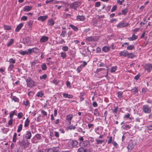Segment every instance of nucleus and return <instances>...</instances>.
<instances>
[{"label":"nucleus","mask_w":152,"mask_h":152,"mask_svg":"<svg viewBox=\"0 0 152 152\" xmlns=\"http://www.w3.org/2000/svg\"><path fill=\"white\" fill-rule=\"evenodd\" d=\"M81 4V3L79 1L74 2L70 6V7L71 9H74L77 10V8H78Z\"/></svg>","instance_id":"obj_4"},{"label":"nucleus","mask_w":152,"mask_h":152,"mask_svg":"<svg viewBox=\"0 0 152 152\" xmlns=\"http://www.w3.org/2000/svg\"><path fill=\"white\" fill-rule=\"evenodd\" d=\"M77 152H91V150L84 149L83 147H80L78 149Z\"/></svg>","instance_id":"obj_11"},{"label":"nucleus","mask_w":152,"mask_h":152,"mask_svg":"<svg viewBox=\"0 0 152 152\" xmlns=\"http://www.w3.org/2000/svg\"><path fill=\"white\" fill-rule=\"evenodd\" d=\"M61 57L63 59H64L65 58L66 56V53L64 52H61Z\"/></svg>","instance_id":"obj_34"},{"label":"nucleus","mask_w":152,"mask_h":152,"mask_svg":"<svg viewBox=\"0 0 152 152\" xmlns=\"http://www.w3.org/2000/svg\"><path fill=\"white\" fill-rule=\"evenodd\" d=\"M14 42V39H11L7 45V46L9 47Z\"/></svg>","instance_id":"obj_43"},{"label":"nucleus","mask_w":152,"mask_h":152,"mask_svg":"<svg viewBox=\"0 0 152 152\" xmlns=\"http://www.w3.org/2000/svg\"><path fill=\"white\" fill-rule=\"evenodd\" d=\"M19 143L20 146L25 149L28 148L29 145V143L27 141H26L24 139L21 141H19Z\"/></svg>","instance_id":"obj_3"},{"label":"nucleus","mask_w":152,"mask_h":152,"mask_svg":"<svg viewBox=\"0 0 152 152\" xmlns=\"http://www.w3.org/2000/svg\"><path fill=\"white\" fill-rule=\"evenodd\" d=\"M31 133L30 131H28L26 132V138L27 139H31Z\"/></svg>","instance_id":"obj_19"},{"label":"nucleus","mask_w":152,"mask_h":152,"mask_svg":"<svg viewBox=\"0 0 152 152\" xmlns=\"http://www.w3.org/2000/svg\"><path fill=\"white\" fill-rule=\"evenodd\" d=\"M47 77V75L46 74H45L42 76L40 77V79H43L45 80Z\"/></svg>","instance_id":"obj_50"},{"label":"nucleus","mask_w":152,"mask_h":152,"mask_svg":"<svg viewBox=\"0 0 152 152\" xmlns=\"http://www.w3.org/2000/svg\"><path fill=\"white\" fill-rule=\"evenodd\" d=\"M134 48V46L132 45H129L127 47V49L128 50H132Z\"/></svg>","instance_id":"obj_28"},{"label":"nucleus","mask_w":152,"mask_h":152,"mask_svg":"<svg viewBox=\"0 0 152 152\" xmlns=\"http://www.w3.org/2000/svg\"><path fill=\"white\" fill-rule=\"evenodd\" d=\"M66 34V31H62L61 32V33L60 34V36L63 37H64L65 36V35Z\"/></svg>","instance_id":"obj_40"},{"label":"nucleus","mask_w":152,"mask_h":152,"mask_svg":"<svg viewBox=\"0 0 152 152\" xmlns=\"http://www.w3.org/2000/svg\"><path fill=\"white\" fill-rule=\"evenodd\" d=\"M23 102L24 104L26 106H27L28 105L29 102L28 100H26V102L23 101Z\"/></svg>","instance_id":"obj_59"},{"label":"nucleus","mask_w":152,"mask_h":152,"mask_svg":"<svg viewBox=\"0 0 152 152\" xmlns=\"http://www.w3.org/2000/svg\"><path fill=\"white\" fill-rule=\"evenodd\" d=\"M101 5V3L99 1H98L96 2L95 3V6L96 7H99Z\"/></svg>","instance_id":"obj_56"},{"label":"nucleus","mask_w":152,"mask_h":152,"mask_svg":"<svg viewBox=\"0 0 152 152\" xmlns=\"http://www.w3.org/2000/svg\"><path fill=\"white\" fill-rule=\"evenodd\" d=\"M129 25V23H127L121 22L117 25V27L118 28H123Z\"/></svg>","instance_id":"obj_7"},{"label":"nucleus","mask_w":152,"mask_h":152,"mask_svg":"<svg viewBox=\"0 0 152 152\" xmlns=\"http://www.w3.org/2000/svg\"><path fill=\"white\" fill-rule=\"evenodd\" d=\"M127 56L129 58H132L134 57L135 56L132 53H128Z\"/></svg>","instance_id":"obj_25"},{"label":"nucleus","mask_w":152,"mask_h":152,"mask_svg":"<svg viewBox=\"0 0 152 152\" xmlns=\"http://www.w3.org/2000/svg\"><path fill=\"white\" fill-rule=\"evenodd\" d=\"M86 39L88 41H96L95 38L93 37H89L86 38Z\"/></svg>","instance_id":"obj_26"},{"label":"nucleus","mask_w":152,"mask_h":152,"mask_svg":"<svg viewBox=\"0 0 152 152\" xmlns=\"http://www.w3.org/2000/svg\"><path fill=\"white\" fill-rule=\"evenodd\" d=\"M48 16L46 15L44 16H40L38 18V20L41 21L42 22L44 21L47 18Z\"/></svg>","instance_id":"obj_13"},{"label":"nucleus","mask_w":152,"mask_h":152,"mask_svg":"<svg viewBox=\"0 0 152 152\" xmlns=\"http://www.w3.org/2000/svg\"><path fill=\"white\" fill-rule=\"evenodd\" d=\"M58 148H53L49 149L47 152H58Z\"/></svg>","instance_id":"obj_21"},{"label":"nucleus","mask_w":152,"mask_h":152,"mask_svg":"<svg viewBox=\"0 0 152 152\" xmlns=\"http://www.w3.org/2000/svg\"><path fill=\"white\" fill-rule=\"evenodd\" d=\"M123 93V92L121 91H118L117 93V96L118 98H119L120 99H121V98H122Z\"/></svg>","instance_id":"obj_30"},{"label":"nucleus","mask_w":152,"mask_h":152,"mask_svg":"<svg viewBox=\"0 0 152 152\" xmlns=\"http://www.w3.org/2000/svg\"><path fill=\"white\" fill-rule=\"evenodd\" d=\"M28 18L26 16H23L21 18L22 20L26 21L27 20Z\"/></svg>","instance_id":"obj_54"},{"label":"nucleus","mask_w":152,"mask_h":152,"mask_svg":"<svg viewBox=\"0 0 152 152\" xmlns=\"http://www.w3.org/2000/svg\"><path fill=\"white\" fill-rule=\"evenodd\" d=\"M23 125L22 124H20L18 126V129L17 132H20L22 129Z\"/></svg>","instance_id":"obj_33"},{"label":"nucleus","mask_w":152,"mask_h":152,"mask_svg":"<svg viewBox=\"0 0 152 152\" xmlns=\"http://www.w3.org/2000/svg\"><path fill=\"white\" fill-rule=\"evenodd\" d=\"M65 41L63 39H61V40L59 41L58 42V44H61L63 43H65Z\"/></svg>","instance_id":"obj_58"},{"label":"nucleus","mask_w":152,"mask_h":152,"mask_svg":"<svg viewBox=\"0 0 152 152\" xmlns=\"http://www.w3.org/2000/svg\"><path fill=\"white\" fill-rule=\"evenodd\" d=\"M94 114L95 115H98V116H99V113L97 111V109H96L94 110Z\"/></svg>","instance_id":"obj_49"},{"label":"nucleus","mask_w":152,"mask_h":152,"mask_svg":"<svg viewBox=\"0 0 152 152\" xmlns=\"http://www.w3.org/2000/svg\"><path fill=\"white\" fill-rule=\"evenodd\" d=\"M77 20L78 21H83L85 19V17L83 15H78L77 17Z\"/></svg>","instance_id":"obj_16"},{"label":"nucleus","mask_w":152,"mask_h":152,"mask_svg":"<svg viewBox=\"0 0 152 152\" xmlns=\"http://www.w3.org/2000/svg\"><path fill=\"white\" fill-rule=\"evenodd\" d=\"M17 134L15 133L13 135L12 141L14 142H16L17 139Z\"/></svg>","instance_id":"obj_36"},{"label":"nucleus","mask_w":152,"mask_h":152,"mask_svg":"<svg viewBox=\"0 0 152 152\" xmlns=\"http://www.w3.org/2000/svg\"><path fill=\"white\" fill-rule=\"evenodd\" d=\"M63 96L64 98H67L69 99H72L73 98V96L71 94H68L67 93H64L63 94Z\"/></svg>","instance_id":"obj_18"},{"label":"nucleus","mask_w":152,"mask_h":152,"mask_svg":"<svg viewBox=\"0 0 152 152\" xmlns=\"http://www.w3.org/2000/svg\"><path fill=\"white\" fill-rule=\"evenodd\" d=\"M13 119H10L8 121V124L9 125L11 126L12 125Z\"/></svg>","instance_id":"obj_63"},{"label":"nucleus","mask_w":152,"mask_h":152,"mask_svg":"<svg viewBox=\"0 0 152 152\" xmlns=\"http://www.w3.org/2000/svg\"><path fill=\"white\" fill-rule=\"evenodd\" d=\"M23 26V24L22 23H20L18 25L15 30L16 32H18L19 30Z\"/></svg>","instance_id":"obj_17"},{"label":"nucleus","mask_w":152,"mask_h":152,"mask_svg":"<svg viewBox=\"0 0 152 152\" xmlns=\"http://www.w3.org/2000/svg\"><path fill=\"white\" fill-rule=\"evenodd\" d=\"M35 137L37 140H39L41 139V137L39 134H37L35 135Z\"/></svg>","instance_id":"obj_57"},{"label":"nucleus","mask_w":152,"mask_h":152,"mask_svg":"<svg viewBox=\"0 0 152 152\" xmlns=\"http://www.w3.org/2000/svg\"><path fill=\"white\" fill-rule=\"evenodd\" d=\"M143 111L146 113H150L151 112V108L148 105H143L142 107Z\"/></svg>","instance_id":"obj_5"},{"label":"nucleus","mask_w":152,"mask_h":152,"mask_svg":"<svg viewBox=\"0 0 152 152\" xmlns=\"http://www.w3.org/2000/svg\"><path fill=\"white\" fill-rule=\"evenodd\" d=\"M39 52V50L37 48L35 47L33 48V52L37 53Z\"/></svg>","instance_id":"obj_31"},{"label":"nucleus","mask_w":152,"mask_h":152,"mask_svg":"<svg viewBox=\"0 0 152 152\" xmlns=\"http://www.w3.org/2000/svg\"><path fill=\"white\" fill-rule=\"evenodd\" d=\"M111 8V6L110 5H108L106 7V10L107 12H108L110 10V9Z\"/></svg>","instance_id":"obj_64"},{"label":"nucleus","mask_w":152,"mask_h":152,"mask_svg":"<svg viewBox=\"0 0 152 152\" xmlns=\"http://www.w3.org/2000/svg\"><path fill=\"white\" fill-rule=\"evenodd\" d=\"M140 76V74H138L134 77V79H135L136 80H138L139 79Z\"/></svg>","instance_id":"obj_51"},{"label":"nucleus","mask_w":152,"mask_h":152,"mask_svg":"<svg viewBox=\"0 0 152 152\" xmlns=\"http://www.w3.org/2000/svg\"><path fill=\"white\" fill-rule=\"evenodd\" d=\"M20 53L22 55H25V54H27L28 55V52L26 51V50L21 51L20 52Z\"/></svg>","instance_id":"obj_46"},{"label":"nucleus","mask_w":152,"mask_h":152,"mask_svg":"<svg viewBox=\"0 0 152 152\" xmlns=\"http://www.w3.org/2000/svg\"><path fill=\"white\" fill-rule=\"evenodd\" d=\"M96 143L97 144H101L104 141L103 140H99L98 139L96 140Z\"/></svg>","instance_id":"obj_41"},{"label":"nucleus","mask_w":152,"mask_h":152,"mask_svg":"<svg viewBox=\"0 0 152 152\" xmlns=\"http://www.w3.org/2000/svg\"><path fill=\"white\" fill-rule=\"evenodd\" d=\"M132 90L133 91V92L135 94L138 92V89L137 88L135 87L133 89H132Z\"/></svg>","instance_id":"obj_48"},{"label":"nucleus","mask_w":152,"mask_h":152,"mask_svg":"<svg viewBox=\"0 0 152 152\" xmlns=\"http://www.w3.org/2000/svg\"><path fill=\"white\" fill-rule=\"evenodd\" d=\"M30 121L28 119V118L26 119L25 122L24 126L25 127H26L28 126L29 124Z\"/></svg>","instance_id":"obj_24"},{"label":"nucleus","mask_w":152,"mask_h":152,"mask_svg":"<svg viewBox=\"0 0 152 152\" xmlns=\"http://www.w3.org/2000/svg\"><path fill=\"white\" fill-rule=\"evenodd\" d=\"M55 23L54 21L52 19H50L48 20V24L49 26H53Z\"/></svg>","instance_id":"obj_20"},{"label":"nucleus","mask_w":152,"mask_h":152,"mask_svg":"<svg viewBox=\"0 0 152 152\" xmlns=\"http://www.w3.org/2000/svg\"><path fill=\"white\" fill-rule=\"evenodd\" d=\"M122 13L121 14L125 15L126 13L128 12V9L126 8L124 10H122L121 11Z\"/></svg>","instance_id":"obj_32"},{"label":"nucleus","mask_w":152,"mask_h":152,"mask_svg":"<svg viewBox=\"0 0 152 152\" xmlns=\"http://www.w3.org/2000/svg\"><path fill=\"white\" fill-rule=\"evenodd\" d=\"M48 37L46 36H43L40 39V42L42 43L48 41Z\"/></svg>","instance_id":"obj_12"},{"label":"nucleus","mask_w":152,"mask_h":152,"mask_svg":"<svg viewBox=\"0 0 152 152\" xmlns=\"http://www.w3.org/2000/svg\"><path fill=\"white\" fill-rule=\"evenodd\" d=\"M43 95L44 94L42 91H39L37 93L36 96L38 97H42Z\"/></svg>","instance_id":"obj_38"},{"label":"nucleus","mask_w":152,"mask_h":152,"mask_svg":"<svg viewBox=\"0 0 152 152\" xmlns=\"http://www.w3.org/2000/svg\"><path fill=\"white\" fill-rule=\"evenodd\" d=\"M117 69V66H113L111 67V72H115V70Z\"/></svg>","instance_id":"obj_45"},{"label":"nucleus","mask_w":152,"mask_h":152,"mask_svg":"<svg viewBox=\"0 0 152 152\" xmlns=\"http://www.w3.org/2000/svg\"><path fill=\"white\" fill-rule=\"evenodd\" d=\"M128 51H121L119 53V55L120 56H123L124 57H126L127 56Z\"/></svg>","instance_id":"obj_22"},{"label":"nucleus","mask_w":152,"mask_h":152,"mask_svg":"<svg viewBox=\"0 0 152 152\" xmlns=\"http://www.w3.org/2000/svg\"><path fill=\"white\" fill-rule=\"evenodd\" d=\"M112 142V137L111 136L110 137L109 140H108V144H110Z\"/></svg>","instance_id":"obj_61"},{"label":"nucleus","mask_w":152,"mask_h":152,"mask_svg":"<svg viewBox=\"0 0 152 152\" xmlns=\"http://www.w3.org/2000/svg\"><path fill=\"white\" fill-rule=\"evenodd\" d=\"M62 49L64 51L66 52L68 51L69 48L67 46H65L62 47Z\"/></svg>","instance_id":"obj_39"},{"label":"nucleus","mask_w":152,"mask_h":152,"mask_svg":"<svg viewBox=\"0 0 152 152\" xmlns=\"http://www.w3.org/2000/svg\"><path fill=\"white\" fill-rule=\"evenodd\" d=\"M27 86L28 87L31 88L36 86L35 82L31 77H28L26 79Z\"/></svg>","instance_id":"obj_1"},{"label":"nucleus","mask_w":152,"mask_h":152,"mask_svg":"<svg viewBox=\"0 0 152 152\" xmlns=\"http://www.w3.org/2000/svg\"><path fill=\"white\" fill-rule=\"evenodd\" d=\"M10 64H14L15 63V59H14L12 58H11L8 61Z\"/></svg>","instance_id":"obj_35"},{"label":"nucleus","mask_w":152,"mask_h":152,"mask_svg":"<svg viewBox=\"0 0 152 152\" xmlns=\"http://www.w3.org/2000/svg\"><path fill=\"white\" fill-rule=\"evenodd\" d=\"M13 100L15 102H18L19 101L18 98L15 96H13L12 98Z\"/></svg>","instance_id":"obj_42"},{"label":"nucleus","mask_w":152,"mask_h":152,"mask_svg":"<svg viewBox=\"0 0 152 152\" xmlns=\"http://www.w3.org/2000/svg\"><path fill=\"white\" fill-rule=\"evenodd\" d=\"M14 68V66L12 64H10L9 67L8 68L9 71H11L13 70V68Z\"/></svg>","instance_id":"obj_37"},{"label":"nucleus","mask_w":152,"mask_h":152,"mask_svg":"<svg viewBox=\"0 0 152 152\" xmlns=\"http://www.w3.org/2000/svg\"><path fill=\"white\" fill-rule=\"evenodd\" d=\"M138 37L135 36L134 34L132 35V37L128 38L127 39L130 41H133L137 39Z\"/></svg>","instance_id":"obj_14"},{"label":"nucleus","mask_w":152,"mask_h":152,"mask_svg":"<svg viewBox=\"0 0 152 152\" xmlns=\"http://www.w3.org/2000/svg\"><path fill=\"white\" fill-rule=\"evenodd\" d=\"M117 8V7L116 5H114L111 10V12H114L115 11Z\"/></svg>","instance_id":"obj_53"},{"label":"nucleus","mask_w":152,"mask_h":152,"mask_svg":"<svg viewBox=\"0 0 152 152\" xmlns=\"http://www.w3.org/2000/svg\"><path fill=\"white\" fill-rule=\"evenodd\" d=\"M145 69L148 72H150L152 70V65L150 64H146L145 66Z\"/></svg>","instance_id":"obj_6"},{"label":"nucleus","mask_w":152,"mask_h":152,"mask_svg":"<svg viewBox=\"0 0 152 152\" xmlns=\"http://www.w3.org/2000/svg\"><path fill=\"white\" fill-rule=\"evenodd\" d=\"M135 128L138 129L140 131L142 130V127H140L138 124H136L135 126Z\"/></svg>","instance_id":"obj_55"},{"label":"nucleus","mask_w":152,"mask_h":152,"mask_svg":"<svg viewBox=\"0 0 152 152\" xmlns=\"http://www.w3.org/2000/svg\"><path fill=\"white\" fill-rule=\"evenodd\" d=\"M33 24V21L31 20H30L27 23V26L28 27L31 28L32 26V25Z\"/></svg>","instance_id":"obj_29"},{"label":"nucleus","mask_w":152,"mask_h":152,"mask_svg":"<svg viewBox=\"0 0 152 152\" xmlns=\"http://www.w3.org/2000/svg\"><path fill=\"white\" fill-rule=\"evenodd\" d=\"M73 117V115L72 114H69L66 116V120L68 121L69 125L71 124V120Z\"/></svg>","instance_id":"obj_10"},{"label":"nucleus","mask_w":152,"mask_h":152,"mask_svg":"<svg viewBox=\"0 0 152 152\" xmlns=\"http://www.w3.org/2000/svg\"><path fill=\"white\" fill-rule=\"evenodd\" d=\"M101 48L99 47H98L96 49V53H98L101 52Z\"/></svg>","instance_id":"obj_62"},{"label":"nucleus","mask_w":152,"mask_h":152,"mask_svg":"<svg viewBox=\"0 0 152 152\" xmlns=\"http://www.w3.org/2000/svg\"><path fill=\"white\" fill-rule=\"evenodd\" d=\"M69 26L71 28L75 31H77L78 30V29L76 26L73 25H72V24L70 25Z\"/></svg>","instance_id":"obj_27"},{"label":"nucleus","mask_w":152,"mask_h":152,"mask_svg":"<svg viewBox=\"0 0 152 152\" xmlns=\"http://www.w3.org/2000/svg\"><path fill=\"white\" fill-rule=\"evenodd\" d=\"M110 49V48L106 46H105L102 48V50L105 53L108 52Z\"/></svg>","instance_id":"obj_23"},{"label":"nucleus","mask_w":152,"mask_h":152,"mask_svg":"<svg viewBox=\"0 0 152 152\" xmlns=\"http://www.w3.org/2000/svg\"><path fill=\"white\" fill-rule=\"evenodd\" d=\"M23 116V113L21 112H20L18 114V118L20 119L22 118Z\"/></svg>","instance_id":"obj_52"},{"label":"nucleus","mask_w":152,"mask_h":152,"mask_svg":"<svg viewBox=\"0 0 152 152\" xmlns=\"http://www.w3.org/2000/svg\"><path fill=\"white\" fill-rule=\"evenodd\" d=\"M4 29L6 30H9L11 29V27L8 26L4 25Z\"/></svg>","instance_id":"obj_44"},{"label":"nucleus","mask_w":152,"mask_h":152,"mask_svg":"<svg viewBox=\"0 0 152 152\" xmlns=\"http://www.w3.org/2000/svg\"><path fill=\"white\" fill-rule=\"evenodd\" d=\"M75 126H70L68 127V129L70 130L75 129Z\"/></svg>","instance_id":"obj_60"},{"label":"nucleus","mask_w":152,"mask_h":152,"mask_svg":"<svg viewBox=\"0 0 152 152\" xmlns=\"http://www.w3.org/2000/svg\"><path fill=\"white\" fill-rule=\"evenodd\" d=\"M82 146L84 147L88 148L90 146V144L88 140H86L83 141L82 143Z\"/></svg>","instance_id":"obj_8"},{"label":"nucleus","mask_w":152,"mask_h":152,"mask_svg":"<svg viewBox=\"0 0 152 152\" xmlns=\"http://www.w3.org/2000/svg\"><path fill=\"white\" fill-rule=\"evenodd\" d=\"M32 7L29 6H26L24 7L23 9V11H29L32 9Z\"/></svg>","instance_id":"obj_15"},{"label":"nucleus","mask_w":152,"mask_h":152,"mask_svg":"<svg viewBox=\"0 0 152 152\" xmlns=\"http://www.w3.org/2000/svg\"><path fill=\"white\" fill-rule=\"evenodd\" d=\"M42 69L43 70H45L47 69V67L46 64L44 63L42 64Z\"/></svg>","instance_id":"obj_47"},{"label":"nucleus","mask_w":152,"mask_h":152,"mask_svg":"<svg viewBox=\"0 0 152 152\" xmlns=\"http://www.w3.org/2000/svg\"><path fill=\"white\" fill-rule=\"evenodd\" d=\"M70 145H71L72 148L76 147L78 144V142L75 140H73L69 142Z\"/></svg>","instance_id":"obj_9"},{"label":"nucleus","mask_w":152,"mask_h":152,"mask_svg":"<svg viewBox=\"0 0 152 152\" xmlns=\"http://www.w3.org/2000/svg\"><path fill=\"white\" fill-rule=\"evenodd\" d=\"M136 144V141L135 140H130L129 142V144L127 147L128 151L130 152Z\"/></svg>","instance_id":"obj_2"}]
</instances>
